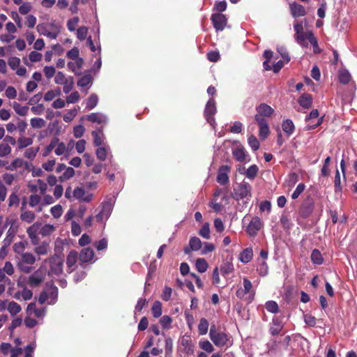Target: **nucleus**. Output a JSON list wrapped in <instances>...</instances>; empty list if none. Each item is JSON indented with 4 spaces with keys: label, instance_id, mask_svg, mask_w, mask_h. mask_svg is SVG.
I'll use <instances>...</instances> for the list:
<instances>
[{
    "label": "nucleus",
    "instance_id": "obj_1",
    "mask_svg": "<svg viewBox=\"0 0 357 357\" xmlns=\"http://www.w3.org/2000/svg\"><path fill=\"white\" fill-rule=\"evenodd\" d=\"M295 31L294 39L302 47H307L308 41L314 47V51L317 52L319 45L317 40L312 31H305L302 23L296 22L294 24Z\"/></svg>",
    "mask_w": 357,
    "mask_h": 357
},
{
    "label": "nucleus",
    "instance_id": "obj_2",
    "mask_svg": "<svg viewBox=\"0 0 357 357\" xmlns=\"http://www.w3.org/2000/svg\"><path fill=\"white\" fill-rule=\"evenodd\" d=\"M36 29L40 35L50 39H56L61 33V27L54 21L43 22L38 24Z\"/></svg>",
    "mask_w": 357,
    "mask_h": 357
},
{
    "label": "nucleus",
    "instance_id": "obj_3",
    "mask_svg": "<svg viewBox=\"0 0 357 357\" xmlns=\"http://www.w3.org/2000/svg\"><path fill=\"white\" fill-rule=\"evenodd\" d=\"M54 202V199L52 195H45L43 197L40 193L31 194L29 197V206L30 207H36V211L40 213L44 206L52 204Z\"/></svg>",
    "mask_w": 357,
    "mask_h": 357
},
{
    "label": "nucleus",
    "instance_id": "obj_4",
    "mask_svg": "<svg viewBox=\"0 0 357 357\" xmlns=\"http://www.w3.org/2000/svg\"><path fill=\"white\" fill-rule=\"evenodd\" d=\"M255 289L252 284L247 277H243L242 284L236 291V296L239 298H246L248 302H252L255 298Z\"/></svg>",
    "mask_w": 357,
    "mask_h": 357
},
{
    "label": "nucleus",
    "instance_id": "obj_5",
    "mask_svg": "<svg viewBox=\"0 0 357 357\" xmlns=\"http://www.w3.org/2000/svg\"><path fill=\"white\" fill-rule=\"evenodd\" d=\"M58 298V289L54 285L47 287V288L42 291L39 296L38 301L40 303H48L49 305H53L55 303Z\"/></svg>",
    "mask_w": 357,
    "mask_h": 357
},
{
    "label": "nucleus",
    "instance_id": "obj_6",
    "mask_svg": "<svg viewBox=\"0 0 357 357\" xmlns=\"http://www.w3.org/2000/svg\"><path fill=\"white\" fill-rule=\"evenodd\" d=\"M47 273V261L43 262L42 265L29 278L30 286H38L44 281Z\"/></svg>",
    "mask_w": 357,
    "mask_h": 357
},
{
    "label": "nucleus",
    "instance_id": "obj_7",
    "mask_svg": "<svg viewBox=\"0 0 357 357\" xmlns=\"http://www.w3.org/2000/svg\"><path fill=\"white\" fill-rule=\"evenodd\" d=\"M209 336L216 347H225L228 344L229 337L223 332H218L215 325L211 326Z\"/></svg>",
    "mask_w": 357,
    "mask_h": 357
},
{
    "label": "nucleus",
    "instance_id": "obj_8",
    "mask_svg": "<svg viewBox=\"0 0 357 357\" xmlns=\"http://www.w3.org/2000/svg\"><path fill=\"white\" fill-rule=\"evenodd\" d=\"M47 264L50 265V271L47 270V275H59L63 271V259L59 257H52L46 260Z\"/></svg>",
    "mask_w": 357,
    "mask_h": 357
},
{
    "label": "nucleus",
    "instance_id": "obj_9",
    "mask_svg": "<svg viewBox=\"0 0 357 357\" xmlns=\"http://www.w3.org/2000/svg\"><path fill=\"white\" fill-rule=\"evenodd\" d=\"M73 197L82 202H91L94 198V194L88 191V189L84 187H77L73 190Z\"/></svg>",
    "mask_w": 357,
    "mask_h": 357
},
{
    "label": "nucleus",
    "instance_id": "obj_10",
    "mask_svg": "<svg viewBox=\"0 0 357 357\" xmlns=\"http://www.w3.org/2000/svg\"><path fill=\"white\" fill-rule=\"evenodd\" d=\"M41 227L40 222H35L26 229V233L33 245H37L40 241L38 234L40 233Z\"/></svg>",
    "mask_w": 357,
    "mask_h": 357
},
{
    "label": "nucleus",
    "instance_id": "obj_11",
    "mask_svg": "<svg viewBox=\"0 0 357 357\" xmlns=\"http://www.w3.org/2000/svg\"><path fill=\"white\" fill-rule=\"evenodd\" d=\"M217 111V108L215 106V102L214 98H210L208 100L206 108H205V116L206 117L207 121L211 123L212 126L215 123V118L214 114Z\"/></svg>",
    "mask_w": 357,
    "mask_h": 357
},
{
    "label": "nucleus",
    "instance_id": "obj_12",
    "mask_svg": "<svg viewBox=\"0 0 357 357\" xmlns=\"http://www.w3.org/2000/svg\"><path fill=\"white\" fill-rule=\"evenodd\" d=\"M113 208V204L112 202H105L102 204L101 211L98 213L96 216V220L98 222H104L109 218L111 212Z\"/></svg>",
    "mask_w": 357,
    "mask_h": 357
},
{
    "label": "nucleus",
    "instance_id": "obj_13",
    "mask_svg": "<svg viewBox=\"0 0 357 357\" xmlns=\"http://www.w3.org/2000/svg\"><path fill=\"white\" fill-rule=\"evenodd\" d=\"M306 121L307 123V130H312V128H316L317 126H320L322 119L319 117L317 109H314V110L311 111L309 116L306 117Z\"/></svg>",
    "mask_w": 357,
    "mask_h": 357
},
{
    "label": "nucleus",
    "instance_id": "obj_14",
    "mask_svg": "<svg viewBox=\"0 0 357 357\" xmlns=\"http://www.w3.org/2000/svg\"><path fill=\"white\" fill-rule=\"evenodd\" d=\"M211 20L216 30H223L227 25V18L222 13H213L211 16Z\"/></svg>",
    "mask_w": 357,
    "mask_h": 357
},
{
    "label": "nucleus",
    "instance_id": "obj_15",
    "mask_svg": "<svg viewBox=\"0 0 357 357\" xmlns=\"http://www.w3.org/2000/svg\"><path fill=\"white\" fill-rule=\"evenodd\" d=\"M29 168V162L24 161V159H21V158H16L13 160L9 165L6 166V169L10 171H17L18 169H24Z\"/></svg>",
    "mask_w": 357,
    "mask_h": 357
},
{
    "label": "nucleus",
    "instance_id": "obj_16",
    "mask_svg": "<svg viewBox=\"0 0 357 357\" xmlns=\"http://www.w3.org/2000/svg\"><path fill=\"white\" fill-rule=\"evenodd\" d=\"M256 123L259 128V136L261 139H264L270 133L269 126L265 119H259V117H255Z\"/></svg>",
    "mask_w": 357,
    "mask_h": 357
},
{
    "label": "nucleus",
    "instance_id": "obj_17",
    "mask_svg": "<svg viewBox=\"0 0 357 357\" xmlns=\"http://www.w3.org/2000/svg\"><path fill=\"white\" fill-rule=\"evenodd\" d=\"M262 226L261 220L260 218L259 217H255L252 218L251 221L250 222L248 226L247 227V232L249 234V235H252V236H254V235L257 234L259 230H260L261 227Z\"/></svg>",
    "mask_w": 357,
    "mask_h": 357
},
{
    "label": "nucleus",
    "instance_id": "obj_18",
    "mask_svg": "<svg viewBox=\"0 0 357 357\" xmlns=\"http://www.w3.org/2000/svg\"><path fill=\"white\" fill-rule=\"evenodd\" d=\"M274 109L267 104H261L257 107V114L255 117L264 118L273 115Z\"/></svg>",
    "mask_w": 357,
    "mask_h": 357
},
{
    "label": "nucleus",
    "instance_id": "obj_19",
    "mask_svg": "<svg viewBox=\"0 0 357 357\" xmlns=\"http://www.w3.org/2000/svg\"><path fill=\"white\" fill-rule=\"evenodd\" d=\"M252 187L248 183H242L236 188L235 191L236 195L238 198H246L251 196Z\"/></svg>",
    "mask_w": 357,
    "mask_h": 357
},
{
    "label": "nucleus",
    "instance_id": "obj_20",
    "mask_svg": "<svg viewBox=\"0 0 357 357\" xmlns=\"http://www.w3.org/2000/svg\"><path fill=\"white\" fill-rule=\"evenodd\" d=\"M230 167L228 165L221 166L219 169L217 181L220 184H225L229 181L228 173L230 171Z\"/></svg>",
    "mask_w": 357,
    "mask_h": 357
},
{
    "label": "nucleus",
    "instance_id": "obj_21",
    "mask_svg": "<svg viewBox=\"0 0 357 357\" xmlns=\"http://www.w3.org/2000/svg\"><path fill=\"white\" fill-rule=\"evenodd\" d=\"M290 12L294 17H298V16H304L306 14V10L304 6L301 4L296 3L293 2L289 4Z\"/></svg>",
    "mask_w": 357,
    "mask_h": 357
},
{
    "label": "nucleus",
    "instance_id": "obj_22",
    "mask_svg": "<svg viewBox=\"0 0 357 357\" xmlns=\"http://www.w3.org/2000/svg\"><path fill=\"white\" fill-rule=\"evenodd\" d=\"M95 256L94 250L91 248H83L79 252V258L82 262H89Z\"/></svg>",
    "mask_w": 357,
    "mask_h": 357
},
{
    "label": "nucleus",
    "instance_id": "obj_23",
    "mask_svg": "<svg viewBox=\"0 0 357 357\" xmlns=\"http://www.w3.org/2000/svg\"><path fill=\"white\" fill-rule=\"evenodd\" d=\"M56 147L54 149V153L56 155H68V149L65 143L61 142L58 137H56Z\"/></svg>",
    "mask_w": 357,
    "mask_h": 357
},
{
    "label": "nucleus",
    "instance_id": "obj_24",
    "mask_svg": "<svg viewBox=\"0 0 357 357\" xmlns=\"http://www.w3.org/2000/svg\"><path fill=\"white\" fill-rule=\"evenodd\" d=\"M20 220L30 224V222H33L34 220H36V214L33 211L24 210V208H22Z\"/></svg>",
    "mask_w": 357,
    "mask_h": 357
},
{
    "label": "nucleus",
    "instance_id": "obj_25",
    "mask_svg": "<svg viewBox=\"0 0 357 357\" xmlns=\"http://www.w3.org/2000/svg\"><path fill=\"white\" fill-rule=\"evenodd\" d=\"M83 63L84 60L82 59V58H79L78 56L77 58H76L73 61L68 62L67 66L70 70L73 71V73H78V71L80 70Z\"/></svg>",
    "mask_w": 357,
    "mask_h": 357
},
{
    "label": "nucleus",
    "instance_id": "obj_26",
    "mask_svg": "<svg viewBox=\"0 0 357 357\" xmlns=\"http://www.w3.org/2000/svg\"><path fill=\"white\" fill-rule=\"evenodd\" d=\"M86 119L92 122H97L99 124L106 123L107 118L102 113H91L86 116Z\"/></svg>",
    "mask_w": 357,
    "mask_h": 357
},
{
    "label": "nucleus",
    "instance_id": "obj_27",
    "mask_svg": "<svg viewBox=\"0 0 357 357\" xmlns=\"http://www.w3.org/2000/svg\"><path fill=\"white\" fill-rule=\"evenodd\" d=\"M312 96L311 95H308V93H304L303 95L301 96L298 99L299 105H301L305 109H308V107H310L312 105Z\"/></svg>",
    "mask_w": 357,
    "mask_h": 357
},
{
    "label": "nucleus",
    "instance_id": "obj_28",
    "mask_svg": "<svg viewBox=\"0 0 357 357\" xmlns=\"http://www.w3.org/2000/svg\"><path fill=\"white\" fill-rule=\"evenodd\" d=\"M50 250L49 243L42 242L34 248V252L38 255H47Z\"/></svg>",
    "mask_w": 357,
    "mask_h": 357
},
{
    "label": "nucleus",
    "instance_id": "obj_29",
    "mask_svg": "<svg viewBox=\"0 0 357 357\" xmlns=\"http://www.w3.org/2000/svg\"><path fill=\"white\" fill-rule=\"evenodd\" d=\"M6 309L8 310V311L10 314V315L14 316V315H16V314L20 313V312L22 310V307L17 302L8 301V300H7Z\"/></svg>",
    "mask_w": 357,
    "mask_h": 357
},
{
    "label": "nucleus",
    "instance_id": "obj_30",
    "mask_svg": "<svg viewBox=\"0 0 357 357\" xmlns=\"http://www.w3.org/2000/svg\"><path fill=\"white\" fill-rule=\"evenodd\" d=\"M253 256V251L252 248L244 249L242 252L239 254V260L243 263L251 261Z\"/></svg>",
    "mask_w": 357,
    "mask_h": 357
},
{
    "label": "nucleus",
    "instance_id": "obj_31",
    "mask_svg": "<svg viewBox=\"0 0 357 357\" xmlns=\"http://www.w3.org/2000/svg\"><path fill=\"white\" fill-rule=\"evenodd\" d=\"M294 128V124L292 121H290V119H286L282 122V129L283 132H286L288 137L292 135Z\"/></svg>",
    "mask_w": 357,
    "mask_h": 357
},
{
    "label": "nucleus",
    "instance_id": "obj_32",
    "mask_svg": "<svg viewBox=\"0 0 357 357\" xmlns=\"http://www.w3.org/2000/svg\"><path fill=\"white\" fill-rule=\"evenodd\" d=\"M232 154L234 157L240 162H243V160H245L246 153L244 147H236L234 149H233Z\"/></svg>",
    "mask_w": 357,
    "mask_h": 357
},
{
    "label": "nucleus",
    "instance_id": "obj_33",
    "mask_svg": "<svg viewBox=\"0 0 357 357\" xmlns=\"http://www.w3.org/2000/svg\"><path fill=\"white\" fill-rule=\"evenodd\" d=\"M14 297L17 299L22 298L24 301H28V299L33 298V291H31V289H23L22 291H17L15 294Z\"/></svg>",
    "mask_w": 357,
    "mask_h": 357
},
{
    "label": "nucleus",
    "instance_id": "obj_34",
    "mask_svg": "<svg viewBox=\"0 0 357 357\" xmlns=\"http://www.w3.org/2000/svg\"><path fill=\"white\" fill-rule=\"evenodd\" d=\"M189 245L192 251H198V250L202 249L203 243L200 238L193 236L189 240Z\"/></svg>",
    "mask_w": 357,
    "mask_h": 357
},
{
    "label": "nucleus",
    "instance_id": "obj_35",
    "mask_svg": "<svg viewBox=\"0 0 357 357\" xmlns=\"http://www.w3.org/2000/svg\"><path fill=\"white\" fill-rule=\"evenodd\" d=\"M78 258V253L77 251L72 250L69 252L66 258V264L69 268L75 265Z\"/></svg>",
    "mask_w": 357,
    "mask_h": 357
},
{
    "label": "nucleus",
    "instance_id": "obj_36",
    "mask_svg": "<svg viewBox=\"0 0 357 357\" xmlns=\"http://www.w3.org/2000/svg\"><path fill=\"white\" fill-rule=\"evenodd\" d=\"M283 324L278 319H273L272 321V326L271 327V333L272 335L280 334Z\"/></svg>",
    "mask_w": 357,
    "mask_h": 357
},
{
    "label": "nucleus",
    "instance_id": "obj_37",
    "mask_svg": "<svg viewBox=\"0 0 357 357\" xmlns=\"http://www.w3.org/2000/svg\"><path fill=\"white\" fill-rule=\"evenodd\" d=\"M195 267L199 273H204L208 268V264L205 258H197Z\"/></svg>",
    "mask_w": 357,
    "mask_h": 357
},
{
    "label": "nucleus",
    "instance_id": "obj_38",
    "mask_svg": "<svg viewBox=\"0 0 357 357\" xmlns=\"http://www.w3.org/2000/svg\"><path fill=\"white\" fill-rule=\"evenodd\" d=\"M110 153L109 149L108 147H98L96 149V157L100 160H106L107 155Z\"/></svg>",
    "mask_w": 357,
    "mask_h": 357
},
{
    "label": "nucleus",
    "instance_id": "obj_39",
    "mask_svg": "<svg viewBox=\"0 0 357 357\" xmlns=\"http://www.w3.org/2000/svg\"><path fill=\"white\" fill-rule=\"evenodd\" d=\"M209 324L206 319H201L198 324V331L200 335H206L208 331Z\"/></svg>",
    "mask_w": 357,
    "mask_h": 357
},
{
    "label": "nucleus",
    "instance_id": "obj_40",
    "mask_svg": "<svg viewBox=\"0 0 357 357\" xmlns=\"http://www.w3.org/2000/svg\"><path fill=\"white\" fill-rule=\"evenodd\" d=\"M33 144V139L29 137H20L17 139V146L20 149L22 148L28 147V146Z\"/></svg>",
    "mask_w": 357,
    "mask_h": 357
},
{
    "label": "nucleus",
    "instance_id": "obj_41",
    "mask_svg": "<svg viewBox=\"0 0 357 357\" xmlns=\"http://www.w3.org/2000/svg\"><path fill=\"white\" fill-rule=\"evenodd\" d=\"M30 124L33 128H42L46 126V121L40 117H34L30 119Z\"/></svg>",
    "mask_w": 357,
    "mask_h": 357
},
{
    "label": "nucleus",
    "instance_id": "obj_42",
    "mask_svg": "<svg viewBox=\"0 0 357 357\" xmlns=\"http://www.w3.org/2000/svg\"><path fill=\"white\" fill-rule=\"evenodd\" d=\"M28 242H26V241H22L21 242L15 243L13 245V250L16 253L21 254L22 256L23 253H24V250Z\"/></svg>",
    "mask_w": 357,
    "mask_h": 357
},
{
    "label": "nucleus",
    "instance_id": "obj_43",
    "mask_svg": "<svg viewBox=\"0 0 357 357\" xmlns=\"http://www.w3.org/2000/svg\"><path fill=\"white\" fill-rule=\"evenodd\" d=\"M311 259L313 263H315V264H321L324 261L323 257L320 251L317 250V249H314L312 252Z\"/></svg>",
    "mask_w": 357,
    "mask_h": 357
},
{
    "label": "nucleus",
    "instance_id": "obj_44",
    "mask_svg": "<svg viewBox=\"0 0 357 357\" xmlns=\"http://www.w3.org/2000/svg\"><path fill=\"white\" fill-rule=\"evenodd\" d=\"M13 108L16 113L20 116H25L28 114V106H22L19 102H13Z\"/></svg>",
    "mask_w": 357,
    "mask_h": 357
},
{
    "label": "nucleus",
    "instance_id": "obj_45",
    "mask_svg": "<svg viewBox=\"0 0 357 357\" xmlns=\"http://www.w3.org/2000/svg\"><path fill=\"white\" fill-rule=\"evenodd\" d=\"M152 312L154 317H160L162 313V303L160 301L154 302L152 306Z\"/></svg>",
    "mask_w": 357,
    "mask_h": 357
},
{
    "label": "nucleus",
    "instance_id": "obj_46",
    "mask_svg": "<svg viewBox=\"0 0 357 357\" xmlns=\"http://www.w3.org/2000/svg\"><path fill=\"white\" fill-rule=\"evenodd\" d=\"M258 172L259 167L257 165H251L245 171V174L246 177L249 178L250 179H254V178L256 177Z\"/></svg>",
    "mask_w": 357,
    "mask_h": 357
},
{
    "label": "nucleus",
    "instance_id": "obj_47",
    "mask_svg": "<svg viewBox=\"0 0 357 357\" xmlns=\"http://www.w3.org/2000/svg\"><path fill=\"white\" fill-rule=\"evenodd\" d=\"M74 86V80L73 78H66V76L64 77V83L63 86V91L68 94V93L70 92Z\"/></svg>",
    "mask_w": 357,
    "mask_h": 357
},
{
    "label": "nucleus",
    "instance_id": "obj_48",
    "mask_svg": "<svg viewBox=\"0 0 357 357\" xmlns=\"http://www.w3.org/2000/svg\"><path fill=\"white\" fill-rule=\"evenodd\" d=\"M78 109L79 108H73L69 111H67V112L63 116V121L66 122L72 121L75 116H77L78 113Z\"/></svg>",
    "mask_w": 357,
    "mask_h": 357
},
{
    "label": "nucleus",
    "instance_id": "obj_49",
    "mask_svg": "<svg viewBox=\"0 0 357 357\" xmlns=\"http://www.w3.org/2000/svg\"><path fill=\"white\" fill-rule=\"evenodd\" d=\"M32 8H33V6L31 3V2H28V1L23 2L22 1L20 6H19V12L21 14H26V15H28L29 12L31 10H32Z\"/></svg>",
    "mask_w": 357,
    "mask_h": 357
},
{
    "label": "nucleus",
    "instance_id": "obj_50",
    "mask_svg": "<svg viewBox=\"0 0 357 357\" xmlns=\"http://www.w3.org/2000/svg\"><path fill=\"white\" fill-rule=\"evenodd\" d=\"M61 96L60 88H57L54 91H48L44 95V100L46 101L52 100L56 96Z\"/></svg>",
    "mask_w": 357,
    "mask_h": 357
},
{
    "label": "nucleus",
    "instance_id": "obj_51",
    "mask_svg": "<svg viewBox=\"0 0 357 357\" xmlns=\"http://www.w3.org/2000/svg\"><path fill=\"white\" fill-rule=\"evenodd\" d=\"M199 234L201 235V236L204 237V238L209 239L211 237L210 224H204L200 229Z\"/></svg>",
    "mask_w": 357,
    "mask_h": 357
},
{
    "label": "nucleus",
    "instance_id": "obj_52",
    "mask_svg": "<svg viewBox=\"0 0 357 357\" xmlns=\"http://www.w3.org/2000/svg\"><path fill=\"white\" fill-rule=\"evenodd\" d=\"M24 24L28 28H34L37 24V18L36 15H29L28 13V15L25 17Z\"/></svg>",
    "mask_w": 357,
    "mask_h": 357
},
{
    "label": "nucleus",
    "instance_id": "obj_53",
    "mask_svg": "<svg viewBox=\"0 0 357 357\" xmlns=\"http://www.w3.org/2000/svg\"><path fill=\"white\" fill-rule=\"evenodd\" d=\"M22 262L27 263L28 264H33L35 263L36 258L33 253L31 252H24L22 256Z\"/></svg>",
    "mask_w": 357,
    "mask_h": 357
},
{
    "label": "nucleus",
    "instance_id": "obj_54",
    "mask_svg": "<svg viewBox=\"0 0 357 357\" xmlns=\"http://www.w3.org/2000/svg\"><path fill=\"white\" fill-rule=\"evenodd\" d=\"M54 229L55 226L52 225V224H45L44 226L40 227V234L46 236V235L52 234Z\"/></svg>",
    "mask_w": 357,
    "mask_h": 357
},
{
    "label": "nucleus",
    "instance_id": "obj_55",
    "mask_svg": "<svg viewBox=\"0 0 357 357\" xmlns=\"http://www.w3.org/2000/svg\"><path fill=\"white\" fill-rule=\"evenodd\" d=\"M20 204V198L17 193H11L8 197V206L17 207Z\"/></svg>",
    "mask_w": 357,
    "mask_h": 357
},
{
    "label": "nucleus",
    "instance_id": "obj_56",
    "mask_svg": "<svg viewBox=\"0 0 357 357\" xmlns=\"http://www.w3.org/2000/svg\"><path fill=\"white\" fill-rule=\"evenodd\" d=\"M75 174V170L73 167H66L64 169L63 174L60 176V179L61 181H65V179H70V178L73 177Z\"/></svg>",
    "mask_w": 357,
    "mask_h": 357
},
{
    "label": "nucleus",
    "instance_id": "obj_57",
    "mask_svg": "<svg viewBox=\"0 0 357 357\" xmlns=\"http://www.w3.org/2000/svg\"><path fill=\"white\" fill-rule=\"evenodd\" d=\"M351 74L347 70H340L339 73V79L341 83L347 84L351 80Z\"/></svg>",
    "mask_w": 357,
    "mask_h": 357
},
{
    "label": "nucleus",
    "instance_id": "obj_58",
    "mask_svg": "<svg viewBox=\"0 0 357 357\" xmlns=\"http://www.w3.org/2000/svg\"><path fill=\"white\" fill-rule=\"evenodd\" d=\"M92 135L93 137V143L96 146L101 145L104 136L101 131H93L92 132Z\"/></svg>",
    "mask_w": 357,
    "mask_h": 357
},
{
    "label": "nucleus",
    "instance_id": "obj_59",
    "mask_svg": "<svg viewBox=\"0 0 357 357\" xmlns=\"http://www.w3.org/2000/svg\"><path fill=\"white\" fill-rule=\"evenodd\" d=\"M43 59V54L37 50L30 52L29 54V60L31 62H40Z\"/></svg>",
    "mask_w": 357,
    "mask_h": 357
},
{
    "label": "nucleus",
    "instance_id": "obj_60",
    "mask_svg": "<svg viewBox=\"0 0 357 357\" xmlns=\"http://www.w3.org/2000/svg\"><path fill=\"white\" fill-rule=\"evenodd\" d=\"M50 213L54 218H59L63 214V208L61 204H56L50 208Z\"/></svg>",
    "mask_w": 357,
    "mask_h": 357
},
{
    "label": "nucleus",
    "instance_id": "obj_61",
    "mask_svg": "<svg viewBox=\"0 0 357 357\" xmlns=\"http://www.w3.org/2000/svg\"><path fill=\"white\" fill-rule=\"evenodd\" d=\"M79 22V17H73L67 21V27L69 31L76 30V27Z\"/></svg>",
    "mask_w": 357,
    "mask_h": 357
},
{
    "label": "nucleus",
    "instance_id": "obj_62",
    "mask_svg": "<svg viewBox=\"0 0 357 357\" xmlns=\"http://www.w3.org/2000/svg\"><path fill=\"white\" fill-rule=\"evenodd\" d=\"M234 266L231 262H225L220 267V271L223 275H228V273H232Z\"/></svg>",
    "mask_w": 357,
    "mask_h": 357
},
{
    "label": "nucleus",
    "instance_id": "obj_63",
    "mask_svg": "<svg viewBox=\"0 0 357 357\" xmlns=\"http://www.w3.org/2000/svg\"><path fill=\"white\" fill-rule=\"evenodd\" d=\"M98 102V96L97 95H91L86 101V107L89 109H93Z\"/></svg>",
    "mask_w": 357,
    "mask_h": 357
},
{
    "label": "nucleus",
    "instance_id": "obj_64",
    "mask_svg": "<svg viewBox=\"0 0 357 357\" xmlns=\"http://www.w3.org/2000/svg\"><path fill=\"white\" fill-rule=\"evenodd\" d=\"M199 347L202 349L205 350V351L212 352L214 350V347L212 345V343L208 342V340H204L203 342H199Z\"/></svg>",
    "mask_w": 357,
    "mask_h": 357
}]
</instances>
